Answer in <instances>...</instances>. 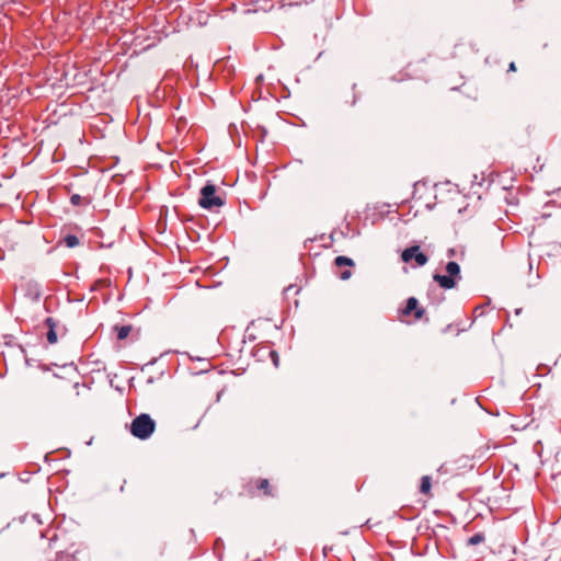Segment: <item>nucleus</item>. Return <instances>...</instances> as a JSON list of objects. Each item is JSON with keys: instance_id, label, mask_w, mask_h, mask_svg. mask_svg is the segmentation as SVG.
<instances>
[{"instance_id": "obj_1", "label": "nucleus", "mask_w": 561, "mask_h": 561, "mask_svg": "<svg viewBox=\"0 0 561 561\" xmlns=\"http://www.w3.org/2000/svg\"><path fill=\"white\" fill-rule=\"evenodd\" d=\"M225 204V198L217 194V186L210 182H208L201 190V197L198 199V205L204 208L211 210L214 208L221 207Z\"/></svg>"}, {"instance_id": "obj_11", "label": "nucleus", "mask_w": 561, "mask_h": 561, "mask_svg": "<svg viewBox=\"0 0 561 561\" xmlns=\"http://www.w3.org/2000/svg\"><path fill=\"white\" fill-rule=\"evenodd\" d=\"M335 265L341 267V266H352L354 263L351 259L346 257V256H336L335 257Z\"/></svg>"}, {"instance_id": "obj_19", "label": "nucleus", "mask_w": 561, "mask_h": 561, "mask_svg": "<svg viewBox=\"0 0 561 561\" xmlns=\"http://www.w3.org/2000/svg\"><path fill=\"white\" fill-rule=\"evenodd\" d=\"M510 70H511V71H515V70H516V67H515V64H514V62H511V64H510Z\"/></svg>"}, {"instance_id": "obj_9", "label": "nucleus", "mask_w": 561, "mask_h": 561, "mask_svg": "<svg viewBox=\"0 0 561 561\" xmlns=\"http://www.w3.org/2000/svg\"><path fill=\"white\" fill-rule=\"evenodd\" d=\"M431 490V478L428 476H424L421 480L420 491L424 494H427Z\"/></svg>"}, {"instance_id": "obj_15", "label": "nucleus", "mask_w": 561, "mask_h": 561, "mask_svg": "<svg viewBox=\"0 0 561 561\" xmlns=\"http://www.w3.org/2000/svg\"><path fill=\"white\" fill-rule=\"evenodd\" d=\"M352 275V272L350 270H345L340 274L341 279H348Z\"/></svg>"}, {"instance_id": "obj_20", "label": "nucleus", "mask_w": 561, "mask_h": 561, "mask_svg": "<svg viewBox=\"0 0 561 561\" xmlns=\"http://www.w3.org/2000/svg\"><path fill=\"white\" fill-rule=\"evenodd\" d=\"M234 8H236L234 2H231L230 10H234Z\"/></svg>"}, {"instance_id": "obj_14", "label": "nucleus", "mask_w": 561, "mask_h": 561, "mask_svg": "<svg viewBox=\"0 0 561 561\" xmlns=\"http://www.w3.org/2000/svg\"><path fill=\"white\" fill-rule=\"evenodd\" d=\"M257 488L260 490H263L265 494H271L270 492V483L267 479H261L259 481Z\"/></svg>"}, {"instance_id": "obj_10", "label": "nucleus", "mask_w": 561, "mask_h": 561, "mask_svg": "<svg viewBox=\"0 0 561 561\" xmlns=\"http://www.w3.org/2000/svg\"><path fill=\"white\" fill-rule=\"evenodd\" d=\"M64 242L68 248H75L79 244V239L75 234H67L64 238Z\"/></svg>"}, {"instance_id": "obj_8", "label": "nucleus", "mask_w": 561, "mask_h": 561, "mask_svg": "<svg viewBox=\"0 0 561 561\" xmlns=\"http://www.w3.org/2000/svg\"><path fill=\"white\" fill-rule=\"evenodd\" d=\"M484 540H485L484 535L482 533H477L468 539V545L476 546V545L482 543Z\"/></svg>"}, {"instance_id": "obj_13", "label": "nucleus", "mask_w": 561, "mask_h": 561, "mask_svg": "<svg viewBox=\"0 0 561 561\" xmlns=\"http://www.w3.org/2000/svg\"><path fill=\"white\" fill-rule=\"evenodd\" d=\"M70 202L73 206H79V205H82L83 203H88V201L80 196L79 194H73L71 197H70Z\"/></svg>"}, {"instance_id": "obj_4", "label": "nucleus", "mask_w": 561, "mask_h": 561, "mask_svg": "<svg viewBox=\"0 0 561 561\" xmlns=\"http://www.w3.org/2000/svg\"><path fill=\"white\" fill-rule=\"evenodd\" d=\"M401 260L404 263H410L414 260L416 266H424L427 263L428 257L423 252H420L419 245H412L403 250L401 253Z\"/></svg>"}, {"instance_id": "obj_5", "label": "nucleus", "mask_w": 561, "mask_h": 561, "mask_svg": "<svg viewBox=\"0 0 561 561\" xmlns=\"http://www.w3.org/2000/svg\"><path fill=\"white\" fill-rule=\"evenodd\" d=\"M412 312L414 313V318L416 320L422 319L423 313H424V309L419 307V301L414 297H410L407 300L405 308L402 310V316H409Z\"/></svg>"}, {"instance_id": "obj_17", "label": "nucleus", "mask_w": 561, "mask_h": 561, "mask_svg": "<svg viewBox=\"0 0 561 561\" xmlns=\"http://www.w3.org/2000/svg\"><path fill=\"white\" fill-rule=\"evenodd\" d=\"M271 355L273 356L274 365L277 366L278 365V357H277L276 353L275 352H271Z\"/></svg>"}, {"instance_id": "obj_18", "label": "nucleus", "mask_w": 561, "mask_h": 561, "mask_svg": "<svg viewBox=\"0 0 561 561\" xmlns=\"http://www.w3.org/2000/svg\"><path fill=\"white\" fill-rule=\"evenodd\" d=\"M455 252H456V251H455V249H448V251H447V255H448L449 257H451V256H454V255H455Z\"/></svg>"}, {"instance_id": "obj_3", "label": "nucleus", "mask_w": 561, "mask_h": 561, "mask_svg": "<svg viewBox=\"0 0 561 561\" xmlns=\"http://www.w3.org/2000/svg\"><path fill=\"white\" fill-rule=\"evenodd\" d=\"M448 275L435 274L433 279L445 289H451L456 286V278H460V267L458 263L451 261L446 265Z\"/></svg>"}, {"instance_id": "obj_12", "label": "nucleus", "mask_w": 561, "mask_h": 561, "mask_svg": "<svg viewBox=\"0 0 561 561\" xmlns=\"http://www.w3.org/2000/svg\"><path fill=\"white\" fill-rule=\"evenodd\" d=\"M131 328L129 325H123L121 328H117V339L124 340L126 339L130 333Z\"/></svg>"}, {"instance_id": "obj_6", "label": "nucleus", "mask_w": 561, "mask_h": 561, "mask_svg": "<svg viewBox=\"0 0 561 561\" xmlns=\"http://www.w3.org/2000/svg\"><path fill=\"white\" fill-rule=\"evenodd\" d=\"M45 327L48 329V332L46 334L47 336V341L49 344H55L57 343V334H56V321L54 318L51 317H48L46 320H45Z\"/></svg>"}, {"instance_id": "obj_7", "label": "nucleus", "mask_w": 561, "mask_h": 561, "mask_svg": "<svg viewBox=\"0 0 561 561\" xmlns=\"http://www.w3.org/2000/svg\"><path fill=\"white\" fill-rule=\"evenodd\" d=\"M111 285L110 279L100 278L95 280L91 287L92 290H100L102 288L108 287Z\"/></svg>"}, {"instance_id": "obj_16", "label": "nucleus", "mask_w": 561, "mask_h": 561, "mask_svg": "<svg viewBox=\"0 0 561 561\" xmlns=\"http://www.w3.org/2000/svg\"><path fill=\"white\" fill-rule=\"evenodd\" d=\"M207 18H208V15H205V16L201 15V16H198L197 18L198 24H206L207 23Z\"/></svg>"}, {"instance_id": "obj_2", "label": "nucleus", "mask_w": 561, "mask_h": 561, "mask_svg": "<svg viewBox=\"0 0 561 561\" xmlns=\"http://www.w3.org/2000/svg\"><path fill=\"white\" fill-rule=\"evenodd\" d=\"M154 421L146 413L135 417L130 424V433L139 439L149 438L154 432Z\"/></svg>"}]
</instances>
